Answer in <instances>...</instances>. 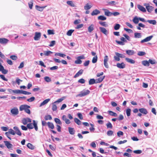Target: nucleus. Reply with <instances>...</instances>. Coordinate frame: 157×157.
<instances>
[{
	"mask_svg": "<svg viewBox=\"0 0 157 157\" xmlns=\"http://www.w3.org/2000/svg\"><path fill=\"white\" fill-rule=\"evenodd\" d=\"M30 107L29 106L27 105H21L20 106L19 109L21 111L24 110L26 113L29 114H30L31 112L29 108Z\"/></svg>",
	"mask_w": 157,
	"mask_h": 157,
	"instance_id": "1",
	"label": "nucleus"
},
{
	"mask_svg": "<svg viewBox=\"0 0 157 157\" xmlns=\"http://www.w3.org/2000/svg\"><path fill=\"white\" fill-rule=\"evenodd\" d=\"M88 94V90H83L80 92V93L76 95V97H82L87 95Z\"/></svg>",
	"mask_w": 157,
	"mask_h": 157,
	"instance_id": "2",
	"label": "nucleus"
},
{
	"mask_svg": "<svg viewBox=\"0 0 157 157\" xmlns=\"http://www.w3.org/2000/svg\"><path fill=\"white\" fill-rule=\"evenodd\" d=\"M84 58V57L83 55L78 57L77 58V60L75 61V63L77 64H81L82 62L81 59H83Z\"/></svg>",
	"mask_w": 157,
	"mask_h": 157,
	"instance_id": "3",
	"label": "nucleus"
},
{
	"mask_svg": "<svg viewBox=\"0 0 157 157\" xmlns=\"http://www.w3.org/2000/svg\"><path fill=\"white\" fill-rule=\"evenodd\" d=\"M11 113L13 115H16L19 113V111L17 108L14 107L10 110Z\"/></svg>",
	"mask_w": 157,
	"mask_h": 157,
	"instance_id": "4",
	"label": "nucleus"
},
{
	"mask_svg": "<svg viewBox=\"0 0 157 157\" xmlns=\"http://www.w3.org/2000/svg\"><path fill=\"white\" fill-rule=\"evenodd\" d=\"M108 60V57L107 56H105L104 57V64L105 67L106 68H109V65L107 63V62Z\"/></svg>",
	"mask_w": 157,
	"mask_h": 157,
	"instance_id": "5",
	"label": "nucleus"
},
{
	"mask_svg": "<svg viewBox=\"0 0 157 157\" xmlns=\"http://www.w3.org/2000/svg\"><path fill=\"white\" fill-rule=\"evenodd\" d=\"M9 41V40L5 38H0V43L1 44L6 45Z\"/></svg>",
	"mask_w": 157,
	"mask_h": 157,
	"instance_id": "6",
	"label": "nucleus"
},
{
	"mask_svg": "<svg viewBox=\"0 0 157 157\" xmlns=\"http://www.w3.org/2000/svg\"><path fill=\"white\" fill-rule=\"evenodd\" d=\"M153 36H152V35L149 36H148V37H146L144 39L140 41V43L142 44L144 42H147L148 41H150L151 39L153 38Z\"/></svg>",
	"mask_w": 157,
	"mask_h": 157,
	"instance_id": "7",
	"label": "nucleus"
},
{
	"mask_svg": "<svg viewBox=\"0 0 157 157\" xmlns=\"http://www.w3.org/2000/svg\"><path fill=\"white\" fill-rule=\"evenodd\" d=\"M40 36H41L40 33L36 32L35 33V35L34 37V40H38L40 38Z\"/></svg>",
	"mask_w": 157,
	"mask_h": 157,
	"instance_id": "8",
	"label": "nucleus"
},
{
	"mask_svg": "<svg viewBox=\"0 0 157 157\" xmlns=\"http://www.w3.org/2000/svg\"><path fill=\"white\" fill-rule=\"evenodd\" d=\"M13 128L15 130V134L19 136H21V133L18 127L14 126L13 127Z\"/></svg>",
	"mask_w": 157,
	"mask_h": 157,
	"instance_id": "9",
	"label": "nucleus"
},
{
	"mask_svg": "<svg viewBox=\"0 0 157 157\" xmlns=\"http://www.w3.org/2000/svg\"><path fill=\"white\" fill-rule=\"evenodd\" d=\"M4 143L5 145L7 148L9 149H10V148H12L13 145L10 143L8 141H4Z\"/></svg>",
	"mask_w": 157,
	"mask_h": 157,
	"instance_id": "10",
	"label": "nucleus"
},
{
	"mask_svg": "<svg viewBox=\"0 0 157 157\" xmlns=\"http://www.w3.org/2000/svg\"><path fill=\"white\" fill-rule=\"evenodd\" d=\"M139 111L140 113L144 115H146L148 113V112L147 109L144 108L139 109Z\"/></svg>",
	"mask_w": 157,
	"mask_h": 157,
	"instance_id": "11",
	"label": "nucleus"
},
{
	"mask_svg": "<svg viewBox=\"0 0 157 157\" xmlns=\"http://www.w3.org/2000/svg\"><path fill=\"white\" fill-rule=\"evenodd\" d=\"M102 10H103L105 13V14L106 16H112V13L110 12L109 10L106 9H102Z\"/></svg>",
	"mask_w": 157,
	"mask_h": 157,
	"instance_id": "12",
	"label": "nucleus"
},
{
	"mask_svg": "<svg viewBox=\"0 0 157 157\" xmlns=\"http://www.w3.org/2000/svg\"><path fill=\"white\" fill-rule=\"evenodd\" d=\"M116 66L118 68L120 69H123L125 68V65L124 63H117Z\"/></svg>",
	"mask_w": 157,
	"mask_h": 157,
	"instance_id": "13",
	"label": "nucleus"
},
{
	"mask_svg": "<svg viewBox=\"0 0 157 157\" xmlns=\"http://www.w3.org/2000/svg\"><path fill=\"white\" fill-rule=\"evenodd\" d=\"M0 71H2V73L5 74H6L8 72L7 70L4 69V67L2 65V64H0Z\"/></svg>",
	"mask_w": 157,
	"mask_h": 157,
	"instance_id": "14",
	"label": "nucleus"
},
{
	"mask_svg": "<svg viewBox=\"0 0 157 157\" xmlns=\"http://www.w3.org/2000/svg\"><path fill=\"white\" fill-rule=\"evenodd\" d=\"M137 7L141 11L143 12H145L146 11V10L145 9V8L144 7L141 5H137Z\"/></svg>",
	"mask_w": 157,
	"mask_h": 157,
	"instance_id": "15",
	"label": "nucleus"
},
{
	"mask_svg": "<svg viewBox=\"0 0 157 157\" xmlns=\"http://www.w3.org/2000/svg\"><path fill=\"white\" fill-rule=\"evenodd\" d=\"M99 28L100 31L105 35H106L107 34H108V31L105 28L103 27H100Z\"/></svg>",
	"mask_w": 157,
	"mask_h": 157,
	"instance_id": "16",
	"label": "nucleus"
},
{
	"mask_svg": "<svg viewBox=\"0 0 157 157\" xmlns=\"http://www.w3.org/2000/svg\"><path fill=\"white\" fill-rule=\"evenodd\" d=\"M46 6H44L42 7H40L38 5H36L35 6L36 9L40 11H43V9L46 7Z\"/></svg>",
	"mask_w": 157,
	"mask_h": 157,
	"instance_id": "17",
	"label": "nucleus"
},
{
	"mask_svg": "<svg viewBox=\"0 0 157 157\" xmlns=\"http://www.w3.org/2000/svg\"><path fill=\"white\" fill-rule=\"evenodd\" d=\"M68 131L70 134L71 135H74L75 133V130L74 128L69 127Z\"/></svg>",
	"mask_w": 157,
	"mask_h": 157,
	"instance_id": "18",
	"label": "nucleus"
},
{
	"mask_svg": "<svg viewBox=\"0 0 157 157\" xmlns=\"http://www.w3.org/2000/svg\"><path fill=\"white\" fill-rule=\"evenodd\" d=\"M83 70L81 69L74 76L75 78H77L79 75H81L83 73Z\"/></svg>",
	"mask_w": 157,
	"mask_h": 157,
	"instance_id": "19",
	"label": "nucleus"
},
{
	"mask_svg": "<svg viewBox=\"0 0 157 157\" xmlns=\"http://www.w3.org/2000/svg\"><path fill=\"white\" fill-rule=\"evenodd\" d=\"M100 11L97 10L96 9L94 10L91 13V15L92 16L96 15L100 13Z\"/></svg>",
	"mask_w": 157,
	"mask_h": 157,
	"instance_id": "20",
	"label": "nucleus"
},
{
	"mask_svg": "<svg viewBox=\"0 0 157 157\" xmlns=\"http://www.w3.org/2000/svg\"><path fill=\"white\" fill-rule=\"evenodd\" d=\"M125 59L128 62L130 63L134 64L135 63V61L134 60L131 59L126 58H125Z\"/></svg>",
	"mask_w": 157,
	"mask_h": 157,
	"instance_id": "21",
	"label": "nucleus"
},
{
	"mask_svg": "<svg viewBox=\"0 0 157 157\" xmlns=\"http://www.w3.org/2000/svg\"><path fill=\"white\" fill-rule=\"evenodd\" d=\"M126 52V54L129 56L133 55L135 53L134 51L133 50H127Z\"/></svg>",
	"mask_w": 157,
	"mask_h": 157,
	"instance_id": "22",
	"label": "nucleus"
},
{
	"mask_svg": "<svg viewBox=\"0 0 157 157\" xmlns=\"http://www.w3.org/2000/svg\"><path fill=\"white\" fill-rule=\"evenodd\" d=\"M67 3L71 7H75L76 6L73 2L72 1H67Z\"/></svg>",
	"mask_w": 157,
	"mask_h": 157,
	"instance_id": "23",
	"label": "nucleus"
},
{
	"mask_svg": "<svg viewBox=\"0 0 157 157\" xmlns=\"http://www.w3.org/2000/svg\"><path fill=\"white\" fill-rule=\"evenodd\" d=\"M154 7L152 6H146V9L147 11L149 13H151L154 9Z\"/></svg>",
	"mask_w": 157,
	"mask_h": 157,
	"instance_id": "24",
	"label": "nucleus"
},
{
	"mask_svg": "<svg viewBox=\"0 0 157 157\" xmlns=\"http://www.w3.org/2000/svg\"><path fill=\"white\" fill-rule=\"evenodd\" d=\"M134 37L136 38H140L142 36V35L141 33H135L134 34Z\"/></svg>",
	"mask_w": 157,
	"mask_h": 157,
	"instance_id": "25",
	"label": "nucleus"
},
{
	"mask_svg": "<svg viewBox=\"0 0 157 157\" xmlns=\"http://www.w3.org/2000/svg\"><path fill=\"white\" fill-rule=\"evenodd\" d=\"M50 100V99H47L45 100L44 101H43L40 104V107L42 106L47 104L49 101Z\"/></svg>",
	"mask_w": 157,
	"mask_h": 157,
	"instance_id": "26",
	"label": "nucleus"
},
{
	"mask_svg": "<svg viewBox=\"0 0 157 157\" xmlns=\"http://www.w3.org/2000/svg\"><path fill=\"white\" fill-rule=\"evenodd\" d=\"M27 146L28 148L31 150H33L35 148V147L30 143H28L27 145Z\"/></svg>",
	"mask_w": 157,
	"mask_h": 157,
	"instance_id": "27",
	"label": "nucleus"
},
{
	"mask_svg": "<svg viewBox=\"0 0 157 157\" xmlns=\"http://www.w3.org/2000/svg\"><path fill=\"white\" fill-rule=\"evenodd\" d=\"M108 113H109V114L111 116H114L115 117H116L117 116V115L116 113L111 111H110V110L108 111Z\"/></svg>",
	"mask_w": 157,
	"mask_h": 157,
	"instance_id": "28",
	"label": "nucleus"
},
{
	"mask_svg": "<svg viewBox=\"0 0 157 157\" xmlns=\"http://www.w3.org/2000/svg\"><path fill=\"white\" fill-rule=\"evenodd\" d=\"M132 21L135 24H138L139 21V18L137 17H135L133 18Z\"/></svg>",
	"mask_w": 157,
	"mask_h": 157,
	"instance_id": "29",
	"label": "nucleus"
},
{
	"mask_svg": "<svg viewBox=\"0 0 157 157\" xmlns=\"http://www.w3.org/2000/svg\"><path fill=\"white\" fill-rule=\"evenodd\" d=\"M105 78V76L99 78L96 80V83H98L101 82Z\"/></svg>",
	"mask_w": 157,
	"mask_h": 157,
	"instance_id": "30",
	"label": "nucleus"
},
{
	"mask_svg": "<svg viewBox=\"0 0 157 157\" xmlns=\"http://www.w3.org/2000/svg\"><path fill=\"white\" fill-rule=\"evenodd\" d=\"M146 22L153 25H155L156 24V21L155 20H148L146 21Z\"/></svg>",
	"mask_w": 157,
	"mask_h": 157,
	"instance_id": "31",
	"label": "nucleus"
},
{
	"mask_svg": "<svg viewBox=\"0 0 157 157\" xmlns=\"http://www.w3.org/2000/svg\"><path fill=\"white\" fill-rule=\"evenodd\" d=\"M115 54L116 56H118L119 58H124L125 57V56L122 54H120L117 52H116Z\"/></svg>",
	"mask_w": 157,
	"mask_h": 157,
	"instance_id": "32",
	"label": "nucleus"
},
{
	"mask_svg": "<svg viewBox=\"0 0 157 157\" xmlns=\"http://www.w3.org/2000/svg\"><path fill=\"white\" fill-rule=\"evenodd\" d=\"M47 124L48 127L49 128H50L52 129H53L54 128V126L52 123L49 122L47 123Z\"/></svg>",
	"mask_w": 157,
	"mask_h": 157,
	"instance_id": "33",
	"label": "nucleus"
},
{
	"mask_svg": "<svg viewBox=\"0 0 157 157\" xmlns=\"http://www.w3.org/2000/svg\"><path fill=\"white\" fill-rule=\"evenodd\" d=\"M33 124L36 131H37L38 130V128L37 126V124L35 120H33Z\"/></svg>",
	"mask_w": 157,
	"mask_h": 157,
	"instance_id": "34",
	"label": "nucleus"
},
{
	"mask_svg": "<svg viewBox=\"0 0 157 157\" xmlns=\"http://www.w3.org/2000/svg\"><path fill=\"white\" fill-rule=\"evenodd\" d=\"M142 64L144 66H148L149 65V62L147 60L142 61Z\"/></svg>",
	"mask_w": 157,
	"mask_h": 157,
	"instance_id": "35",
	"label": "nucleus"
},
{
	"mask_svg": "<svg viewBox=\"0 0 157 157\" xmlns=\"http://www.w3.org/2000/svg\"><path fill=\"white\" fill-rule=\"evenodd\" d=\"M98 19L102 21H105L106 20V17L103 16L101 15L98 17Z\"/></svg>",
	"mask_w": 157,
	"mask_h": 157,
	"instance_id": "36",
	"label": "nucleus"
},
{
	"mask_svg": "<svg viewBox=\"0 0 157 157\" xmlns=\"http://www.w3.org/2000/svg\"><path fill=\"white\" fill-rule=\"evenodd\" d=\"M94 83H97L96 80L94 79H90L89 81V84L91 85Z\"/></svg>",
	"mask_w": 157,
	"mask_h": 157,
	"instance_id": "37",
	"label": "nucleus"
},
{
	"mask_svg": "<svg viewBox=\"0 0 157 157\" xmlns=\"http://www.w3.org/2000/svg\"><path fill=\"white\" fill-rule=\"evenodd\" d=\"M56 103H53L52 104V109L53 111H56L57 109V107L56 105L55 104Z\"/></svg>",
	"mask_w": 157,
	"mask_h": 157,
	"instance_id": "38",
	"label": "nucleus"
},
{
	"mask_svg": "<svg viewBox=\"0 0 157 157\" xmlns=\"http://www.w3.org/2000/svg\"><path fill=\"white\" fill-rule=\"evenodd\" d=\"M74 121L78 125H81V122L77 118H74Z\"/></svg>",
	"mask_w": 157,
	"mask_h": 157,
	"instance_id": "39",
	"label": "nucleus"
},
{
	"mask_svg": "<svg viewBox=\"0 0 157 157\" xmlns=\"http://www.w3.org/2000/svg\"><path fill=\"white\" fill-rule=\"evenodd\" d=\"M74 31V30L70 29L68 30L67 33V35L68 36H71L72 33Z\"/></svg>",
	"mask_w": 157,
	"mask_h": 157,
	"instance_id": "40",
	"label": "nucleus"
},
{
	"mask_svg": "<svg viewBox=\"0 0 157 157\" xmlns=\"http://www.w3.org/2000/svg\"><path fill=\"white\" fill-rule=\"evenodd\" d=\"M45 81L47 82H50L51 81V79L48 76H45L44 77Z\"/></svg>",
	"mask_w": 157,
	"mask_h": 157,
	"instance_id": "41",
	"label": "nucleus"
},
{
	"mask_svg": "<svg viewBox=\"0 0 157 157\" xmlns=\"http://www.w3.org/2000/svg\"><path fill=\"white\" fill-rule=\"evenodd\" d=\"M47 32L48 35H53L55 34L53 30L48 29V30Z\"/></svg>",
	"mask_w": 157,
	"mask_h": 157,
	"instance_id": "42",
	"label": "nucleus"
},
{
	"mask_svg": "<svg viewBox=\"0 0 157 157\" xmlns=\"http://www.w3.org/2000/svg\"><path fill=\"white\" fill-rule=\"evenodd\" d=\"M44 118L45 120H51L52 119L51 116L49 115L45 116Z\"/></svg>",
	"mask_w": 157,
	"mask_h": 157,
	"instance_id": "43",
	"label": "nucleus"
},
{
	"mask_svg": "<svg viewBox=\"0 0 157 157\" xmlns=\"http://www.w3.org/2000/svg\"><path fill=\"white\" fill-rule=\"evenodd\" d=\"M98 60V56H94L92 59V62L93 63H95L97 62Z\"/></svg>",
	"mask_w": 157,
	"mask_h": 157,
	"instance_id": "44",
	"label": "nucleus"
},
{
	"mask_svg": "<svg viewBox=\"0 0 157 157\" xmlns=\"http://www.w3.org/2000/svg\"><path fill=\"white\" fill-rule=\"evenodd\" d=\"M54 121L56 123L61 124L62 123L59 119L58 118H55Z\"/></svg>",
	"mask_w": 157,
	"mask_h": 157,
	"instance_id": "45",
	"label": "nucleus"
},
{
	"mask_svg": "<svg viewBox=\"0 0 157 157\" xmlns=\"http://www.w3.org/2000/svg\"><path fill=\"white\" fill-rule=\"evenodd\" d=\"M131 110L130 109L128 108L126 110V114L127 116L129 117L131 114Z\"/></svg>",
	"mask_w": 157,
	"mask_h": 157,
	"instance_id": "46",
	"label": "nucleus"
},
{
	"mask_svg": "<svg viewBox=\"0 0 157 157\" xmlns=\"http://www.w3.org/2000/svg\"><path fill=\"white\" fill-rule=\"evenodd\" d=\"M106 125L107 128H113L112 125L109 122L106 124Z\"/></svg>",
	"mask_w": 157,
	"mask_h": 157,
	"instance_id": "47",
	"label": "nucleus"
},
{
	"mask_svg": "<svg viewBox=\"0 0 157 157\" xmlns=\"http://www.w3.org/2000/svg\"><path fill=\"white\" fill-rule=\"evenodd\" d=\"M99 23L101 25L104 26L105 27H107L108 26V25L105 22L100 21L99 22Z\"/></svg>",
	"mask_w": 157,
	"mask_h": 157,
	"instance_id": "48",
	"label": "nucleus"
},
{
	"mask_svg": "<svg viewBox=\"0 0 157 157\" xmlns=\"http://www.w3.org/2000/svg\"><path fill=\"white\" fill-rule=\"evenodd\" d=\"M27 128L29 129H32L33 128V124L31 123L28 124H27Z\"/></svg>",
	"mask_w": 157,
	"mask_h": 157,
	"instance_id": "49",
	"label": "nucleus"
},
{
	"mask_svg": "<svg viewBox=\"0 0 157 157\" xmlns=\"http://www.w3.org/2000/svg\"><path fill=\"white\" fill-rule=\"evenodd\" d=\"M28 4L29 8L32 9L33 5V0H31V2H29Z\"/></svg>",
	"mask_w": 157,
	"mask_h": 157,
	"instance_id": "50",
	"label": "nucleus"
},
{
	"mask_svg": "<svg viewBox=\"0 0 157 157\" xmlns=\"http://www.w3.org/2000/svg\"><path fill=\"white\" fill-rule=\"evenodd\" d=\"M84 9L85 10H86V11L85 12V13L87 14L88 13V3H87L86 4V5L84 6Z\"/></svg>",
	"mask_w": 157,
	"mask_h": 157,
	"instance_id": "51",
	"label": "nucleus"
},
{
	"mask_svg": "<svg viewBox=\"0 0 157 157\" xmlns=\"http://www.w3.org/2000/svg\"><path fill=\"white\" fill-rule=\"evenodd\" d=\"M90 125L91 126V127L89 129L91 132H93L95 130L94 128V125L92 124H90Z\"/></svg>",
	"mask_w": 157,
	"mask_h": 157,
	"instance_id": "52",
	"label": "nucleus"
},
{
	"mask_svg": "<svg viewBox=\"0 0 157 157\" xmlns=\"http://www.w3.org/2000/svg\"><path fill=\"white\" fill-rule=\"evenodd\" d=\"M8 132L10 134L12 135H14L15 134V131H14V130L12 129H9Z\"/></svg>",
	"mask_w": 157,
	"mask_h": 157,
	"instance_id": "53",
	"label": "nucleus"
},
{
	"mask_svg": "<svg viewBox=\"0 0 157 157\" xmlns=\"http://www.w3.org/2000/svg\"><path fill=\"white\" fill-rule=\"evenodd\" d=\"M52 52L49 51H48L44 52V55L46 56H48L50 54H52Z\"/></svg>",
	"mask_w": 157,
	"mask_h": 157,
	"instance_id": "54",
	"label": "nucleus"
},
{
	"mask_svg": "<svg viewBox=\"0 0 157 157\" xmlns=\"http://www.w3.org/2000/svg\"><path fill=\"white\" fill-rule=\"evenodd\" d=\"M56 55H58L60 57H61L63 58L64 57L66 56V55L61 53H56L55 54V55L56 56Z\"/></svg>",
	"mask_w": 157,
	"mask_h": 157,
	"instance_id": "55",
	"label": "nucleus"
},
{
	"mask_svg": "<svg viewBox=\"0 0 157 157\" xmlns=\"http://www.w3.org/2000/svg\"><path fill=\"white\" fill-rule=\"evenodd\" d=\"M56 44V41L55 40L52 41L50 44L49 45V47H52L54 46Z\"/></svg>",
	"mask_w": 157,
	"mask_h": 157,
	"instance_id": "56",
	"label": "nucleus"
},
{
	"mask_svg": "<svg viewBox=\"0 0 157 157\" xmlns=\"http://www.w3.org/2000/svg\"><path fill=\"white\" fill-rule=\"evenodd\" d=\"M120 25L119 24H116L114 27V29L115 30L119 29L120 28Z\"/></svg>",
	"mask_w": 157,
	"mask_h": 157,
	"instance_id": "57",
	"label": "nucleus"
},
{
	"mask_svg": "<svg viewBox=\"0 0 157 157\" xmlns=\"http://www.w3.org/2000/svg\"><path fill=\"white\" fill-rule=\"evenodd\" d=\"M64 100L63 97L58 99L57 101H56L54 102V103H59L62 101Z\"/></svg>",
	"mask_w": 157,
	"mask_h": 157,
	"instance_id": "58",
	"label": "nucleus"
},
{
	"mask_svg": "<svg viewBox=\"0 0 157 157\" xmlns=\"http://www.w3.org/2000/svg\"><path fill=\"white\" fill-rule=\"evenodd\" d=\"M113 132L112 131L109 130L107 132V135L108 136H111L113 134Z\"/></svg>",
	"mask_w": 157,
	"mask_h": 157,
	"instance_id": "59",
	"label": "nucleus"
},
{
	"mask_svg": "<svg viewBox=\"0 0 157 157\" xmlns=\"http://www.w3.org/2000/svg\"><path fill=\"white\" fill-rule=\"evenodd\" d=\"M117 136L118 137H120L121 136L123 135V133L121 131H119L117 133Z\"/></svg>",
	"mask_w": 157,
	"mask_h": 157,
	"instance_id": "60",
	"label": "nucleus"
},
{
	"mask_svg": "<svg viewBox=\"0 0 157 157\" xmlns=\"http://www.w3.org/2000/svg\"><path fill=\"white\" fill-rule=\"evenodd\" d=\"M35 99V97H32L30 98L27 99V101L29 102H32Z\"/></svg>",
	"mask_w": 157,
	"mask_h": 157,
	"instance_id": "61",
	"label": "nucleus"
},
{
	"mask_svg": "<svg viewBox=\"0 0 157 157\" xmlns=\"http://www.w3.org/2000/svg\"><path fill=\"white\" fill-rule=\"evenodd\" d=\"M145 54V53L143 52H139L138 53V55L139 56H143Z\"/></svg>",
	"mask_w": 157,
	"mask_h": 157,
	"instance_id": "62",
	"label": "nucleus"
},
{
	"mask_svg": "<svg viewBox=\"0 0 157 157\" xmlns=\"http://www.w3.org/2000/svg\"><path fill=\"white\" fill-rule=\"evenodd\" d=\"M10 58H11L12 60H15L17 59V57L15 55H12L10 56Z\"/></svg>",
	"mask_w": 157,
	"mask_h": 157,
	"instance_id": "63",
	"label": "nucleus"
},
{
	"mask_svg": "<svg viewBox=\"0 0 157 157\" xmlns=\"http://www.w3.org/2000/svg\"><path fill=\"white\" fill-rule=\"evenodd\" d=\"M22 123L24 125L28 123L26 118L23 119L22 120Z\"/></svg>",
	"mask_w": 157,
	"mask_h": 157,
	"instance_id": "64",
	"label": "nucleus"
}]
</instances>
